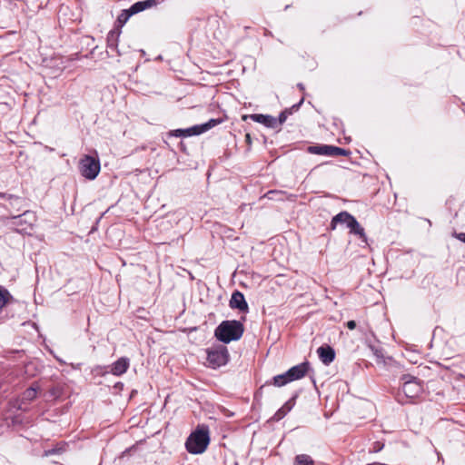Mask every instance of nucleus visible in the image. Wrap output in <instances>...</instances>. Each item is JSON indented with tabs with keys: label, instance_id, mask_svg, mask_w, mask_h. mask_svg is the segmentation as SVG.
Wrapping results in <instances>:
<instances>
[{
	"label": "nucleus",
	"instance_id": "obj_1",
	"mask_svg": "<svg viewBox=\"0 0 465 465\" xmlns=\"http://www.w3.org/2000/svg\"><path fill=\"white\" fill-rule=\"evenodd\" d=\"M210 443L209 430L205 426H198L186 440L185 448L191 454L203 453Z\"/></svg>",
	"mask_w": 465,
	"mask_h": 465
},
{
	"label": "nucleus",
	"instance_id": "obj_2",
	"mask_svg": "<svg viewBox=\"0 0 465 465\" xmlns=\"http://www.w3.org/2000/svg\"><path fill=\"white\" fill-rule=\"evenodd\" d=\"M243 325L238 321H224L215 329V337L224 342L239 340L243 333Z\"/></svg>",
	"mask_w": 465,
	"mask_h": 465
},
{
	"label": "nucleus",
	"instance_id": "obj_3",
	"mask_svg": "<svg viewBox=\"0 0 465 465\" xmlns=\"http://www.w3.org/2000/svg\"><path fill=\"white\" fill-rule=\"evenodd\" d=\"M309 371V363L303 362L292 367L285 373L277 375L273 378V384L278 387L303 378Z\"/></svg>",
	"mask_w": 465,
	"mask_h": 465
},
{
	"label": "nucleus",
	"instance_id": "obj_4",
	"mask_svg": "<svg viewBox=\"0 0 465 465\" xmlns=\"http://www.w3.org/2000/svg\"><path fill=\"white\" fill-rule=\"evenodd\" d=\"M79 170L84 178L94 180L100 172V162L97 158L84 155L79 162Z\"/></svg>",
	"mask_w": 465,
	"mask_h": 465
},
{
	"label": "nucleus",
	"instance_id": "obj_5",
	"mask_svg": "<svg viewBox=\"0 0 465 465\" xmlns=\"http://www.w3.org/2000/svg\"><path fill=\"white\" fill-rule=\"evenodd\" d=\"M229 359L228 350L224 346H217L207 350L208 366L216 369L227 363Z\"/></svg>",
	"mask_w": 465,
	"mask_h": 465
},
{
	"label": "nucleus",
	"instance_id": "obj_6",
	"mask_svg": "<svg viewBox=\"0 0 465 465\" xmlns=\"http://www.w3.org/2000/svg\"><path fill=\"white\" fill-rule=\"evenodd\" d=\"M222 121L218 119H211L205 124L194 125L193 127L187 128V129H177L174 130L172 134L180 137V136H193V135H199L203 133H205L206 131L210 130L211 128L216 126L219 124Z\"/></svg>",
	"mask_w": 465,
	"mask_h": 465
},
{
	"label": "nucleus",
	"instance_id": "obj_7",
	"mask_svg": "<svg viewBox=\"0 0 465 465\" xmlns=\"http://www.w3.org/2000/svg\"><path fill=\"white\" fill-rule=\"evenodd\" d=\"M308 152L313 154H321V155H329V156H338V155H347L348 152L342 148L333 146V145H316L310 146L308 148Z\"/></svg>",
	"mask_w": 465,
	"mask_h": 465
},
{
	"label": "nucleus",
	"instance_id": "obj_8",
	"mask_svg": "<svg viewBox=\"0 0 465 465\" xmlns=\"http://www.w3.org/2000/svg\"><path fill=\"white\" fill-rule=\"evenodd\" d=\"M402 391L407 398L413 399L420 395L422 387L417 379L412 377H404Z\"/></svg>",
	"mask_w": 465,
	"mask_h": 465
},
{
	"label": "nucleus",
	"instance_id": "obj_9",
	"mask_svg": "<svg viewBox=\"0 0 465 465\" xmlns=\"http://www.w3.org/2000/svg\"><path fill=\"white\" fill-rule=\"evenodd\" d=\"M230 306L233 309H238L241 312L248 311V304L245 301L243 294L240 292H234L230 300Z\"/></svg>",
	"mask_w": 465,
	"mask_h": 465
},
{
	"label": "nucleus",
	"instance_id": "obj_10",
	"mask_svg": "<svg viewBox=\"0 0 465 465\" xmlns=\"http://www.w3.org/2000/svg\"><path fill=\"white\" fill-rule=\"evenodd\" d=\"M130 366V361L126 357L118 359L111 368V372L115 376L124 374Z\"/></svg>",
	"mask_w": 465,
	"mask_h": 465
},
{
	"label": "nucleus",
	"instance_id": "obj_11",
	"mask_svg": "<svg viewBox=\"0 0 465 465\" xmlns=\"http://www.w3.org/2000/svg\"><path fill=\"white\" fill-rule=\"evenodd\" d=\"M319 358L321 361L325 364L329 365L331 362L333 361L335 357V352L332 348L327 346V347H320L317 350Z\"/></svg>",
	"mask_w": 465,
	"mask_h": 465
},
{
	"label": "nucleus",
	"instance_id": "obj_12",
	"mask_svg": "<svg viewBox=\"0 0 465 465\" xmlns=\"http://www.w3.org/2000/svg\"><path fill=\"white\" fill-rule=\"evenodd\" d=\"M251 119L254 122L264 124L267 127L274 128L277 126V119L270 115L264 114H252Z\"/></svg>",
	"mask_w": 465,
	"mask_h": 465
},
{
	"label": "nucleus",
	"instance_id": "obj_13",
	"mask_svg": "<svg viewBox=\"0 0 465 465\" xmlns=\"http://www.w3.org/2000/svg\"><path fill=\"white\" fill-rule=\"evenodd\" d=\"M351 219H355L352 215H351L347 212H341L335 215L331 223V230H334L336 228V225L338 223H344L349 227V224H351Z\"/></svg>",
	"mask_w": 465,
	"mask_h": 465
},
{
	"label": "nucleus",
	"instance_id": "obj_14",
	"mask_svg": "<svg viewBox=\"0 0 465 465\" xmlns=\"http://www.w3.org/2000/svg\"><path fill=\"white\" fill-rule=\"evenodd\" d=\"M37 391L38 387L35 385L26 389L22 395L21 404L18 406V408L22 409V404L34 401L37 396Z\"/></svg>",
	"mask_w": 465,
	"mask_h": 465
},
{
	"label": "nucleus",
	"instance_id": "obj_15",
	"mask_svg": "<svg viewBox=\"0 0 465 465\" xmlns=\"http://www.w3.org/2000/svg\"><path fill=\"white\" fill-rule=\"evenodd\" d=\"M348 228H350L351 233L359 235L362 241L367 243V236L364 229L360 225L356 219H351V224H349Z\"/></svg>",
	"mask_w": 465,
	"mask_h": 465
},
{
	"label": "nucleus",
	"instance_id": "obj_16",
	"mask_svg": "<svg viewBox=\"0 0 465 465\" xmlns=\"http://www.w3.org/2000/svg\"><path fill=\"white\" fill-rule=\"evenodd\" d=\"M13 299L7 289L0 285V309L5 307Z\"/></svg>",
	"mask_w": 465,
	"mask_h": 465
},
{
	"label": "nucleus",
	"instance_id": "obj_17",
	"mask_svg": "<svg viewBox=\"0 0 465 465\" xmlns=\"http://www.w3.org/2000/svg\"><path fill=\"white\" fill-rule=\"evenodd\" d=\"M295 465H313V460L310 456L301 454L296 456Z\"/></svg>",
	"mask_w": 465,
	"mask_h": 465
},
{
	"label": "nucleus",
	"instance_id": "obj_18",
	"mask_svg": "<svg viewBox=\"0 0 465 465\" xmlns=\"http://www.w3.org/2000/svg\"><path fill=\"white\" fill-rule=\"evenodd\" d=\"M144 4L145 3H143V1L137 2L129 8V11L131 12L132 15H135L139 12H142L146 9Z\"/></svg>",
	"mask_w": 465,
	"mask_h": 465
},
{
	"label": "nucleus",
	"instance_id": "obj_19",
	"mask_svg": "<svg viewBox=\"0 0 465 465\" xmlns=\"http://www.w3.org/2000/svg\"><path fill=\"white\" fill-rule=\"evenodd\" d=\"M131 15H133L129 11V9L123 10L122 13L119 15V16L117 18V22L121 25H124L128 21V19L130 18Z\"/></svg>",
	"mask_w": 465,
	"mask_h": 465
},
{
	"label": "nucleus",
	"instance_id": "obj_20",
	"mask_svg": "<svg viewBox=\"0 0 465 465\" xmlns=\"http://www.w3.org/2000/svg\"><path fill=\"white\" fill-rule=\"evenodd\" d=\"M292 409V407H288L287 411H284V408H281L274 415V419L276 420H280L281 419H282L288 411H290Z\"/></svg>",
	"mask_w": 465,
	"mask_h": 465
},
{
	"label": "nucleus",
	"instance_id": "obj_21",
	"mask_svg": "<svg viewBox=\"0 0 465 465\" xmlns=\"http://www.w3.org/2000/svg\"><path fill=\"white\" fill-rule=\"evenodd\" d=\"M161 0H145L143 3H145V8H150L152 6L156 5Z\"/></svg>",
	"mask_w": 465,
	"mask_h": 465
},
{
	"label": "nucleus",
	"instance_id": "obj_22",
	"mask_svg": "<svg viewBox=\"0 0 465 465\" xmlns=\"http://www.w3.org/2000/svg\"><path fill=\"white\" fill-rule=\"evenodd\" d=\"M286 118H287L286 113H285V112H282V113L279 115V120H277V125H280V124H282V123H284V122L286 121Z\"/></svg>",
	"mask_w": 465,
	"mask_h": 465
},
{
	"label": "nucleus",
	"instance_id": "obj_23",
	"mask_svg": "<svg viewBox=\"0 0 465 465\" xmlns=\"http://www.w3.org/2000/svg\"><path fill=\"white\" fill-rule=\"evenodd\" d=\"M346 325L350 330H354L356 328V322L354 321H349Z\"/></svg>",
	"mask_w": 465,
	"mask_h": 465
},
{
	"label": "nucleus",
	"instance_id": "obj_24",
	"mask_svg": "<svg viewBox=\"0 0 465 465\" xmlns=\"http://www.w3.org/2000/svg\"><path fill=\"white\" fill-rule=\"evenodd\" d=\"M456 238H458L460 241L465 242V232L457 233Z\"/></svg>",
	"mask_w": 465,
	"mask_h": 465
},
{
	"label": "nucleus",
	"instance_id": "obj_25",
	"mask_svg": "<svg viewBox=\"0 0 465 465\" xmlns=\"http://www.w3.org/2000/svg\"><path fill=\"white\" fill-rule=\"evenodd\" d=\"M55 452H56V450L52 449V450H46V451L45 452V456H49V455L54 454V453H55Z\"/></svg>",
	"mask_w": 465,
	"mask_h": 465
},
{
	"label": "nucleus",
	"instance_id": "obj_26",
	"mask_svg": "<svg viewBox=\"0 0 465 465\" xmlns=\"http://www.w3.org/2000/svg\"><path fill=\"white\" fill-rule=\"evenodd\" d=\"M288 407H292L289 402H287L282 408H284V411H287Z\"/></svg>",
	"mask_w": 465,
	"mask_h": 465
},
{
	"label": "nucleus",
	"instance_id": "obj_27",
	"mask_svg": "<svg viewBox=\"0 0 465 465\" xmlns=\"http://www.w3.org/2000/svg\"><path fill=\"white\" fill-rule=\"evenodd\" d=\"M245 137H246V140H247V141H250L251 136H250V134H247Z\"/></svg>",
	"mask_w": 465,
	"mask_h": 465
}]
</instances>
